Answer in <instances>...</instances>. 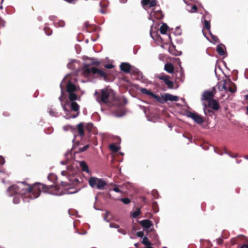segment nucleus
I'll return each mask as SVG.
<instances>
[{"mask_svg": "<svg viewBox=\"0 0 248 248\" xmlns=\"http://www.w3.org/2000/svg\"><path fill=\"white\" fill-rule=\"evenodd\" d=\"M157 2V0H142L141 1V4L144 8L148 5H149V7L151 8L155 6Z\"/></svg>", "mask_w": 248, "mask_h": 248, "instance_id": "0eeeda50", "label": "nucleus"}, {"mask_svg": "<svg viewBox=\"0 0 248 248\" xmlns=\"http://www.w3.org/2000/svg\"><path fill=\"white\" fill-rule=\"evenodd\" d=\"M91 63L89 64L91 65V66H93V65H96V66H99L101 63V62L100 61H99L96 59L92 58V59H91Z\"/></svg>", "mask_w": 248, "mask_h": 248, "instance_id": "a878e982", "label": "nucleus"}, {"mask_svg": "<svg viewBox=\"0 0 248 248\" xmlns=\"http://www.w3.org/2000/svg\"><path fill=\"white\" fill-rule=\"evenodd\" d=\"M5 163L4 158L2 156H0V164L3 165Z\"/></svg>", "mask_w": 248, "mask_h": 248, "instance_id": "de8ad7c7", "label": "nucleus"}, {"mask_svg": "<svg viewBox=\"0 0 248 248\" xmlns=\"http://www.w3.org/2000/svg\"><path fill=\"white\" fill-rule=\"evenodd\" d=\"M224 46L223 45H218L217 47V52L220 55L223 56L225 54V51L224 50Z\"/></svg>", "mask_w": 248, "mask_h": 248, "instance_id": "aec40b11", "label": "nucleus"}, {"mask_svg": "<svg viewBox=\"0 0 248 248\" xmlns=\"http://www.w3.org/2000/svg\"><path fill=\"white\" fill-rule=\"evenodd\" d=\"M141 199H142V201L143 202H144L145 203H146V198L145 197H141Z\"/></svg>", "mask_w": 248, "mask_h": 248, "instance_id": "6e6d98bb", "label": "nucleus"}, {"mask_svg": "<svg viewBox=\"0 0 248 248\" xmlns=\"http://www.w3.org/2000/svg\"><path fill=\"white\" fill-rule=\"evenodd\" d=\"M64 0L68 3H72L75 1V0Z\"/></svg>", "mask_w": 248, "mask_h": 248, "instance_id": "13d9d810", "label": "nucleus"}, {"mask_svg": "<svg viewBox=\"0 0 248 248\" xmlns=\"http://www.w3.org/2000/svg\"><path fill=\"white\" fill-rule=\"evenodd\" d=\"M113 94L110 93L107 89H102L100 92L96 91L94 95L96 96L97 101L100 104L103 103L109 104L111 102V96Z\"/></svg>", "mask_w": 248, "mask_h": 248, "instance_id": "7ed1b4c3", "label": "nucleus"}, {"mask_svg": "<svg viewBox=\"0 0 248 248\" xmlns=\"http://www.w3.org/2000/svg\"><path fill=\"white\" fill-rule=\"evenodd\" d=\"M204 112L205 114L208 113H211V114H213L214 113L213 112V110H211V109H208V108H206L204 109Z\"/></svg>", "mask_w": 248, "mask_h": 248, "instance_id": "a18cd8bd", "label": "nucleus"}, {"mask_svg": "<svg viewBox=\"0 0 248 248\" xmlns=\"http://www.w3.org/2000/svg\"><path fill=\"white\" fill-rule=\"evenodd\" d=\"M109 226L111 228H119V225L115 223H110L109 224Z\"/></svg>", "mask_w": 248, "mask_h": 248, "instance_id": "a19ab883", "label": "nucleus"}, {"mask_svg": "<svg viewBox=\"0 0 248 248\" xmlns=\"http://www.w3.org/2000/svg\"><path fill=\"white\" fill-rule=\"evenodd\" d=\"M165 84L167 85L168 87L170 89H172L174 86V83L169 79Z\"/></svg>", "mask_w": 248, "mask_h": 248, "instance_id": "2f4dec72", "label": "nucleus"}, {"mask_svg": "<svg viewBox=\"0 0 248 248\" xmlns=\"http://www.w3.org/2000/svg\"><path fill=\"white\" fill-rule=\"evenodd\" d=\"M208 106L210 108L215 110H218L220 107L218 102L214 99L208 101Z\"/></svg>", "mask_w": 248, "mask_h": 248, "instance_id": "9d476101", "label": "nucleus"}, {"mask_svg": "<svg viewBox=\"0 0 248 248\" xmlns=\"http://www.w3.org/2000/svg\"><path fill=\"white\" fill-rule=\"evenodd\" d=\"M145 248H154L151 247V246H146Z\"/></svg>", "mask_w": 248, "mask_h": 248, "instance_id": "e2e57ef3", "label": "nucleus"}, {"mask_svg": "<svg viewBox=\"0 0 248 248\" xmlns=\"http://www.w3.org/2000/svg\"><path fill=\"white\" fill-rule=\"evenodd\" d=\"M240 248H248V245L247 244H243Z\"/></svg>", "mask_w": 248, "mask_h": 248, "instance_id": "5fc2aeb1", "label": "nucleus"}, {"mask_svg": "<svg viewBox=\"0 0 248 248\" xmlns=\"http://www.w3.org/2000/svg\"><path fill=\"white\" fill-rule=\"evenodd\" d=\"M245 98L246 100H248V94L245 96Z\"/></svg>", "mask_w": 248, "mask_h": 248, "instance_id": "69168bd1", "label": "nucleus"}, {"mask_svg": "<svg viewBox=\"0 0 248 248\" xmlns=\"http://www.w3.org/2000/svg\"><path fill=\"white\" fill-rule=\"evenodd\" d=\"M77 91V87L75 84L72 82L69 81L68 82L66 86V91L69 93L75 92Z\"/></svg>", "mask_w": 248, "mask_h": 248, "instance_id": "9b49d317", "label": "nucleus"}, {"mask_svg": "<svg viewBox=\"0 0 248 248\" xmlns=\"http://www.w3.org/2000/svg\"><path fill=\"white\" fill-rule=\"evenodd\" d=\"M68 98L71 102L80 100V97H78L75 92L68 93Z\"/></svg>", "mask_w": 248, "mask_h": 248, "instance_id": "a211bd4d", "label": "nucleus"}, {"mask_svg": "<svg viewBox=\"0 0 248 248\" xmlns=\"http://www.w3.org/2000/svg\"><path fill=\"white\" fill-rule=\"evenodd\" d=\"M122 2H125L127 0H120Z\"/></svg>", "mask_w": 248, "mask_h": 248, "instance_id": "0e129e2a", "label": "nucleus"}, {"mask_svg": "<svg viewBox=\"0 0 248 248\" xmlns=\"http://www.w3.org/2000/svg\"><path fill=\"white\" fill-rule=\"evenodd\" d=\"M104 67L107 69H112L114 66L112 64H106L104 65Z\"/></svg>", "mask_w": 248, "mask_h": 248, "instance_id": "37998d69", "label": "nucleus"}, {"mask_svg": "<svg viewBox=\"0 0 248 248\" xmlns=\"http://www.w3.org/2000/svg\"><path fill=\"white\" fill-rule=\"evenodd\" d=\"M164 69L168 73L171 74L174 72V66L171 63H167L164 66Z\"/></svg>", "mask_w": 248, "mask_h": 248, "instance_id": "dca6fc26", "label": "nucleus"}, {"mask_svg": "<svg viewBox=\"0 0 248 248\" xmlns=\"http://www.w3.org/2000/svg\"><path fill=\"white\" fill-rule=\"evenodd\" d=\"M230 156L232 157H236L237 156V155H235L234 156H232V155H230Z\"/></svg>", "mask_w": 248, "mask_h": 248, "instance_id": "338daca9", "label": "nucleus"}, {"mask_svg": "<svg viewBox=\"0 0 248 248\" xmlns=\"http://www.w3.org/2000/svg\"><path fill=\"white\" fill-rule=\"evenodd\" d=\"M127 103V100L125 98H120L116 97L114 94L111 96V102L109 105L121 107L125 105Z\"/></svg>", "mask_w": 248, "mask_h": 248, "instance_id": "39448f33", "label": "nucleus"}, {"mask_svg": "<svg viewBox=\"0 0 248 248\" xmlns=\"http://www.w3.org/2000/svg\"><path fill=\"white\" fill-rule=\"evenodd\" d=\"M154 12V16L157 19H161L164 17V15L161 10H157Z\"/></svg>", "mask_w": 248, "mask_h": 248, "instance_id": "412c9836", "label": "nucleus"}, {"mask_svg": "<svg viewBox=\"0 0 248 248\" xmlns=\"http://www.w3.org/2000/svg\"><path fill=\"white\" fill-rule=\"evenodd\" d=\"M19 202H20V199L18 197H17V196H15L14 197L13 202L14 203L17 204Z\"/></svg>", "mask_w": 248, "mask_h": 248, "instance_id": "79ce46f5", "label": "nucleus"}, {"mask_svg": "<svg viewBox=\"0 0 248 248\" xmlns=\"http://www.w3.org/2000/svg\"><path fill=\"white\" fill-rule=\"evenodd\" d=\"M58 25L59 27H63L65 25V22L63 21H59L58 22Z\"/></svg>", "mask_w": 248, "mask_h": 248, "instance_id": "49530a36", "label": "nucleus"}, {"mask_svg": "<svg viewBox=\"0 0 248 248\" xmlns=\"http://www.w3.org/2000/svg\"><path fill=\"white\" fill-rule=\"evenodd\" d=\"M120 67L121 70L125 73H129L131 69V65L126 62H122L121 64Z\"/></svg>", "mask_w": 248, "mask_h": 248, "instance_id": "1a4fd4ad", "label": "nucleus"}, {"mask_svg": "<svg viewBox=\"0 0 248 248\" xmlns=\"http://www.w3.org/2000/svg\"><path fill=\"white\" fill-rule=\"evenodd\" d=\"M3 115L5 116H9V113H8V112H3Z\"/></svg>", "mask_w": 248, "mask_h": 248, "instance_id": "bf43d9fd", "label": "nucleus"}, {"mask_svg": "<svg viewBox=\"0 0 248 248\" xmlns=\"http://www.w3.org/2000/svg\"><path fill=\"white\" fill-rule=\"evenodd\" d=\"M73 182H74V184L75 185H77V184L79 183L78 179L77 178H74Z\"/></svg>", "mask_w": 248, "mask_h": 248, "instance_id": "603ef678", "label": "nucleus"}, {"mask_svg": "<svg viewBox=\"0 0 248 248\" xmlns=\"http://www.w3.org/2000/svg\"><path fill=\"white\" fill-rule=\"evenodd\" d=\"M120 200L125 204H129L131 202V200L128 198H122Z\"/></svg>", "mask_w": 248, "mask_h": 248, "instance_id": "72a5a7b5", "label": "nucleus"}, {"mask_svg": "<svg viewBox=\"0 0 248 248\" xmlns=\"http://www.w3.org/2000/svg\"><path fill=\"white\" fill-rule=\"evenodd\" d=\"M157 205V202H154L152 204L153 208H154V210L155 211V208Z\"/></svg>", "mask_w": 248, "mask_h": 248, "instance_id": "3c124183", "label": "nucleus"}, {"mask_svg": "<svg viewBox=\"0 0 248 248\" xmlns=\"http://www.w3.org/2000/svg\"><path fill=\"white\" fill-rule=\"evenodd\" d=\"M119 186H120L118 185H115L114 187L112 189V190L116 192L122 193L123 191L119 188Z\"/></svg>", "mask_w": 248, "mask_h": 248, "instance_id": "473e14b6", "label": "nucleus"}, {"mask_svg": "<svg viewBox=\"0 0 248 248\" xmlns=\"http://www.w3.org/2000/svg\"><path fill=\"white\" fill-rule=\"evenodd\" d=\"M163 98L165 101H178L179 100V98L178 96H174L169 93L165 94Z\"/></svg>", "mask_w": 248, "mask_h": 248, "instance_id": "f8f14e48", "label": "nucleus"}, {"mask_svg": "<svg viewBox=\"0 0 248 248\" xmlns=\"http://www.w3.org/2000/svg\"><path fill=\"white\" fill-rule=\"evenodd\" d=\"M151 96H152L153 98L155 99L158 102H160L161 98L158 95L154 94L153 92L151 94Z\"/></svg>", "mask_w": 248, "mask_h": 248, "instance_id": "c9c22d12", "label": "nucleus"}, {"mask_svg": "<svg viewBox=\"0 0 248 248\" xmlns=\"http://www.w3.org/2000/svg\"><path fill=\"white\" fill-rule=\"evenodd\" d=\"M60 187L57 185L47 186L41 183H36L31 186L25 182H19L17 185L11 186L8 189L9 195L12 196L15 194L24 196L23 199L26 202H29L38 197L40 192L47 193L52 195H60Z\"/></svg>", "mask_w": 248, "mask_h": 248, "instance_id": "f257e3e1", "label": "nucleus"}, {"mask_svg": "<svg viewBox=\"0 0 248 248\" xmlns=\"http://www.w3.org/2000/svg\"><path fill=\"white\" fill-rule=\"evenodd\" d=\"M47 178L49 180L53 182L54 183H55V181L57 179V176L53 173H50L48 175Z\"/></svg>", "mask_w": 248, "mask_h": 248, "instance_id": "cd10ccee", "label": "nucleus"}, {"mask_svg": "<svg viewBox=\"0 0 248 248\" xmlns=\"http://www.w3.org/2000/svg\"><path fill=\"white\" fill-rule=\"evenodd\" d=\"M217 243L219 245H221L223 243V239L222 238H218L217 239Z\"/></svg>", "mask_w": 248, "mask_h": 248, "instance_id": "8fccbe9b", "label": "nucleus"}, {"mask_svg": "<svg viewBox=\"0 0 248 248\" xmlns=\"http://www.w3.org/2000/svg\"><path fill=\"white\" fill-rule=\"evenodd\" d=\"M63 108L64 111H68V110H67V109L65 107H63Z\"/></svg>", "mask_w": 248, "mask_h": 248, "instance_id": "680f3d73", "label": "nucleus"}, {"mask_svg": "<svg viewBox=\"0 0 248 248\" xmlns=\"http://www.w3.org/2000/svg\"><path fill=\"white\" fill-rule=\"evenodd\" d=\"M152 194L154 195V196L155 198H157V197H156V196L155 195V194H157V191L156 190H154L152 191Z\"/></svg>", "mask_w": 248, "mask_h": 248, "instance_id": "864d4df0", "label": "nucleus"}, {"mask_svg": "<svg viewBox=\"0 0 248 248\" xmlns=\"http://www.w3.org/2000/svg\"><path fill=\"white\" fill-rule=\"evenodd\" d=\"M89 184L91 187H96L98 189H103L107 185L106 182L101 179L94 177H91L89 179Z\"/></svg>", "mask_w": 248, "mask_h": 248, "instance_id": "20e7f679", "label": "nucleus"}, {"mask_svg": "<svg viewBox=\"0 0 248 248\" xmlns=\"http://www.w3.org/2000/svg\"><path fill=\"white\" fill-rule=\"evenodd\" d=\"M89 147V145H86L83 146L82 148H79V152H84V151H86Z\"/></svg>", "mask_w": 248, "mask_h": 248, "instance_id": "58836bf2", "label": "nucleus"}, {"mask_svg": "<svg viewBox=\"0 0 248 248\" xmlns=\"http://www.w3.org/2000/svg\"><path fill=\"white\" fill-rule=\"evenodd\" d=\"M70 108L73 111L76 112L77 114L72 115V116L70 117V118H75L77 117L79 113V106L75 101H73L71 103Z\"/></svg>", "mask_w": 248, "mask_h": 248, "instance_id": "6e6552de", "label": "nucleus"}, {"mask_svg": "<svg viewBox=\"0 0 248 248\" xmlns=\"http://www.w3.org/2000/svg\"><path fill=\"white\" fill-rule=\"evenodd\" d=\"M80 167L81 168V170L82 171L86 172H89V169L88 165L87 163L84 161H80L79 162Z\"/></svg>", "mask_w": 248, "mask_h": 248, "instance_id": "6ab92c4d", "label": "nucleus"}, {"mask_svg": "<svg viewBox=\"0 0 248 248\" xmlns=\"http://www.w3.org/2000/svg\"><path fill=\"white\" fill-rule=\"evenodd\" d=\"M77 130L80 136L82 138L84 136V126L82 123L77 125Z\"/></svg>", "mask_w": 248, "mask_h": 248, "instance_id": "f3484780", "label": "nucleus"}, {"mask_svg": "<svg viewBox=\"0 0 248 248\" xmlns=\"http://www.w3.org/2000/svg\"><path fill=\"white\" fill-rule=\"evenodd\" d=\"M168 29V27L167 25V24H166L165 23L163 24L161 26L160 29H159L160 33L161 34H166V33Z\"/></svg>", "mask_w": 248, "mask_h": 248, "instance_id": "5701e85b", "label": "nucleus"}, {"mask_svg": "<svg viewBox=\"0 0 248 248\" xmlns=\"http://www.w3.org/2000/svg\"><path fill=\"white\" fill-rule=\"evenodd\" d=\"M61 184L62 186H67V183L65 182H62Z\"/></svg>", "mask_w": 248, "mask_h": 248, "instance_id": "4d7b16f0", "label": "nucleus"}, {"mask_svg": "<svg viewBox=\"0 0 248 248\" xmlns=\"http://www.w3.org/2000/svg\"><path fill=\"white\" fill-rule=\"evenodd\" d=\"M142 243L146 246H151L152 245V243L149 241L148 237L146 236H144L143 238Z\"/></svg>", "mask_w": 248, "mask_h": 248, "instance_id": "393cba45", "label": "nucleus"}, {"mask_svg": "<svg viewBox=\"0 0 248 248\" xmlns=\"http://www.w3.org/2000/svg\"><path fill=\"white\" fill-rule=\"evenodd\" d=\"M81 70L82 74L86 77L95 76V77L103 78L105 80H106L108 78V74L107 72L91 66L89 64H84Z\"/></svg>", "mask_w": 248, "mask_h": 248, "instance_id": "f03ea898", "label": "nucleus"}, {"mask_svg": "<svg viewBox=\"0 0 248 248\" xmlns=\"http://www.w3.org/2000/svg\"><path fill=\"white\" fill-rule=\"evenodd\" d=\"M140 209H137L132 214L134 217H137L140 214Z\"/></svg>", "mask_w": 248, "mask_h": 248, "instance_id": "4c0bfd02", "label": "nucleus"}, {"mask_svg": "<svg viewBox=\"0 0 248 248\" xmlns=\"http://www.w3.org/2000/svg\"><path fill=\"white\" fill-rule=\"evenodd\" d=\"M222 82V85L221 87L220 88V90L221 91L222 90H227V84H232V85H234V84L231 80L230 78L228 79H223L222 81L220 82V84H221Z\"/></svg>", "mask_w": 248, "mask_h": 248, "instance_id": "ddd939ff", "label": "nucleus"}, {"mask_svg": "<svg viewBox=\"0 0 248 248\" xmlns=\"http://www.w3.org/2000/svg\"><path fill=\"white\" fill-rule=\"evenodd\" d=\"M186 9L189 12L192 13L197 12L198 8L195 5H192L191 6L188 5Z\"/></svg>", "mask_w": 248, "mask_h": 248, "instance_id": "4be33fe9", "label": "nucleus"}, {"mask_svg": "<svg viewBox=\"0 0 248 248\" xmlns=\"http://www.w3.org/2000/svg\"><path fill=\"white\" fill-rule=\"evenodd\" d=\"M204 28L208 31L209 32L210 31V23L209 21L206 20H204Z\"/></svg>", "mask_w": 248, "mask_h": 248, "instance_id": "c85d7f7f", "label": "nucleus"}, {"mask_svg": "<svg viewBox=\"0 0 248 248\" xmlns=\"http://www.w3.org/2000/svg\"><path fill=\"white\" fill-rule=\"evenodd\" d=\"M44 31H45L46 34L47 35H50L52 33V30L49 28H47V27L45 28Z\"/></svg>", "mask_w": 248, "mask_h": 248, "instance_id": "f704fd0d", "label": "nucleus"}, {"mask_svg": "<svg viewBox=\"0 0 248 248\" xmlns=\"http://www.w3.org/2000/svg\"><path fill=\"white\" fill-rule=\"evenodd\" d=\"M140 91L142 93L145 94H147V95H150V96L151 95V94L152 93V92L148 90L147 89H146L145 88H141L140 89Z\"/></svg>", "mask_w": 248, "mask_h": 248, "instance_id": "7c9ffc66", "label": "nucleus"}, {"mask_svg": "<svg viewBox=\"0 0 248 248\" xmlns=\"http://www.w3.org/2000/svg\"><path fill=\"white\" fill-rule=\"evenodd\" d=\"M233 85L234 86V88H232L231 87H229L228 88V89L227 88V90H228L231 93H234L236 91V86H235V84Z\"/></svg>", "mask_w": 248, "mask_h": 248, "instance_id": "ea45409f", "label": "nucleus"}, {"mask_svg": "<svg viewBox=\"0 0 248 248\" xmlns=\"http://www.w3.org/2000/svg\"><path fill=\"white\" fill-rule=\"evenodd\" d=\"M140 225L146 229L150 228L152 225V222L149 219H144L140 221Z\"/></svg>", "mask_w": 248, "mask_h": 248, "instance_id": "2eb2a0df", "label": "nucleus"}, {"mask_svg": "<svg viewBox=\"0 0 248 248\" xmlns=\"http://www.w3.org/2000/svg\"><path fill=\"white\" fill-rule=\"evenodd\" d=\"M157 78L163 81H164V83H165L167 81V80L170 79V77L168 75H163L161 76H159L157 77Z\"/></svg>", "mask_w": 248, "mask_h": 248, "instance_id": "bb28decb", "label": "nucleus"}, {"mask_svg": "<svg viewBox=\"0 0 248 248\" xmlns=\"http://www.w3.org/2000/svg\"><path fill=\"white\" fill-rule=\"evenodd\" d=\"M109 149L114 152H117L120 150V147L114 143H112L109 145Z\"/></svg>", "mask_w": 248, "mask_h": 248, "instance_id": "b1692460", "label": "nucleus"}, {"mask_svg": "<svg viewBox=\"0 0 248 248\" xmlns=\"http://www.w3.org/2000/svg\"><path fill=\"white\" fill-rule=\"evenodd\" d=\"M137 236L142 237L144 236V232L142 231H139L137 232Z\"/></svg>", "mask_w": 248, "mask_h": 248, "instance_id": "c03bdc74", "label": "nucleus"}, {"mask_svg": "<svg viewBox=\"0 0 248 248\" xmlns=\"http://www.w3.org/2000/svg\"><path fill=\"white\" fill-rule=\"evenodd\" d=\"M134 245L136 248H138L139 246L140 245V244L139 243H135Z\"/></svg>", "mask_w": 248, "mask_h": 248, "instance_id": "052dcab7", "label": "nucleus"}, {"mask_svg": "<svg viewBox=\"0 0 248 248\" xmlns=\"http://www.w3.org/2000/svg\"><path fill=\"white\" fill-rule=\"evenodd\" d=\"M186 115L193 120V121L198 124H202L203 123V120L202 116L197 113H194L191 111H187Z\"/></svg>", "mask_w": 248, "mask_h": 248, "instance_id": "423d86ee", "label": "nucleus"}, {"mask_svg": "<svg viewBox=\"0 0 248 248\" xmlns=\"http://www.w3.org/2000/svg\"><path fill=\"white\" fill-rule=\"evenodd\" d=\"M64 95L63 90L62 89L61 90V95L59 97V99L61 101H62L63 100V96Z\"/></svg>", "mask_w": 248, "mask_h": 248, "instance_id": "09e8293b", "label": "nucleus"}, {"mask_svg": "<svg viewBox=\"0 0 248 248\" xmlns=\"http://www.w3.org/2000/svg\"><path fill=\"white\" fill-rule=\"evenodd\" d=\"M214 96V94L212 92L206 91L203 94V98L204 100L209 101L210 100L213 99V97Z\"/></svg>", "mask_w": 248, "mask_h": 248, "instance_id": "4468645a", "label": "nucleus"}, {"mask_svg": "<svg viewBox=\"0 0 248 248\" xmlns=\"http://www.w3.org/2000/svg\"><path fill=\"white\" fill-rule=\"evenodd\" d=\"M209 32V34L210 35V36H211V37L212 38V40L211 41V42H212V43H217V42H219V39L217 38V37L216 36L212 34V33L211 32V31H210Z\"/></svg>", "mask_w": 248, "mask_h": 248, "instance_id": "c756f323", "label": "nucleus"}, {"mask_svg": "<svg viewBox=\"0 0 248 248\" xmlns=\"http://www.w3.org/2000/svg\"><path fill=\"white\" fill-rule=\"evenodd\" d=\"M247 113L248 114V106L247 107Z\"/></svg>", "mask_w": 248, "mask_h": 248, "instance_id": "774afa93", "label": "nucleus"}, {"mask_svg": "<svg viewBox=\"0 0 248 248\" xmlns=\"http://www.w3.org/2000/svg\"><path fill=\"white\" fill-rule=\"evenodd\" d=\"M110 213L109 212H106L104 216V219L107 222H108L109 221L110 218H109L108 216L109 215Z\"/></svg>", "mask_w": 248, "mask_h": 248, "instance_id": "e433bc0d", "label": "nucleus"}]
</instances>
